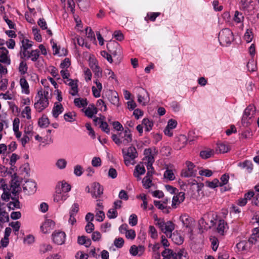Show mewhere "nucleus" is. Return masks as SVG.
<instances>
[{
	"instance_id": "obj_1",
	"label": "nucleus",
	"mask_w": 259,
	"mask_h": 259,
	"mask_svg": "<svg viewBox=\"0 0 259 259\" xmlns=\"http://www.w3.org/2000/svg\"><path fill=\"white\" fill-rule=\"evenodd\" d=\"M219 40L221 45H230L234 40V35L229 28L222 29L219 34Z\"/></svg>"
},
{
	"instance_id": "obj_2",
	"label": "nucleus",
	"mask_w": 259,
	"mask_h": 259,
	"mask_svg": "<svg viewBox=\"0 0 259 259\" xmlns=\"http://www.w3.org/2000/svg\"><path fill=\"white\" fill-rule=\"evenodd\" d=\"M255 108L252 105H249L246 107L244 111V113L242 118V123L243 126H247L250 124V122L246 121L248 118L251 119V117L255 114Z\"/></svg>"
},
{
	"instance_id": "obj_3",
	"label": "nucleus",
	"mask_w": 259,
	"mask_h": 259,
	"mask_svg": "<svg viewBox=\"0 0 259 259\" xmlns=\"http://www.w3.org/2000/svg\"><path fill=\"white\" fill-rule=\"evenodd\" d=\"M89 66L95 74V77L102 76V71L98 65V61L93 55H90L89 59Z\"/></svg>"
},
{
	"instance_id": "obj_4",
	"label": "nucleus",
	"mask_w": 259,
	"mask_h": 259,
	"mask_svg": "<svg viewBox=\"0 0 259 259\" xmlns=\"http://www.w3.org/2000/svg\"><path fill=\"white\" fill-rule=\"evenodd\" d=\"M106 96L111 104L119 106V99L118 93L115 91L110 90L106 93Z\"/></svg>"
},
{
	"instance_id": "obj_5",
	"label": "nucleus",
	"mask_w": 259,
	"mask_h": 259,
	"mask_svg": "<svg viewBox=\"0 0 259 259\" xmlns=\"http://www.w3.org/2000/svg\"><path fill=\"white\" fill-rule=\"evenodd\" d=\"M65 237L66 234L63 231H55L52 234L53 242L58 245H61L64 243Z\"/></svg>"
},
{
	"instance_id": "obj_6",
	"label": "nucleus",
	"mask_w": 259,
	"mask_h": 259,
	"mask_svg": "<svg viewBox=\"0 0 259 259\" xmlns=\"http://www.w3.org/2000/svg\"><path fill=\"white\" fill-rule=\"evenodd\" d=\"M23 186V191L29 195L34 193L36 190V184L34 182L26 181Z\"/></svg>"
},
{
	"instance_id": "obj_7",
	"label": "nucleus",
	"mask_w": 259,
	"mask_h": 259,
	"mask_svg": "<svg viewBox=\"0 0 259 259\" xmlns=\"http://www.w3.org/2000/svg\"><path fill=\"white\" fill-rule=\"evenodd\" d=\"M180 220L182 222L183 225L185 226L186 228L189 229V232L192 233L193 231L192 228V223L193 222V219L189 217L188 215L184 214L180 217Z\"/></svg>"
},
{
	"instance_id": "obj_8",
	"label": "nucleus",
	"mask_w": 259,
	"mask_h": 259,
	"mask_svg": "<svg viewBox=\"0 0 259 259\" xmlns=\"http://www.w3.org/2000/svg\"><path fill=\"white\" fill-rule=\"evenodd\" d=\"M49 104V100L46 98V100H45V99H41L37 100V101L34 103V106L38 112H40L48 107Z\"/></svg>"
},
{
	"instance_id": "obj_9",
	"label": "nucleus",
	"mask_w": 259,
	"mask_h": 259,
	"mask_svg": "<svg viewBox=\"0 0 259 259\" xmlns=\"http://www.w3.org/2000/svg\"><path fill=\"white\" fill-rule=\"evenodd\" d=\"M8 50L5 47L0 48V62L9 65L11 63V60L8 56Z\"/></svg>"
},
{
	"instance_id": "obj_10",
	"label": "nucleus",
	"mask_w": 259,
	"mask_h": 259,
	"mask_svg": "<svg viewBox=\"0 0 259 259\" xmlns=\"http://www.w3.org/2000/svg\"><path fill=\"white\" fill-rule=\"evenodd\" d=\"M259 238V228H255L253 230V233L248 240V248H251L253 244H255Z\"/></svg>"
},
{
	"instance_id": "obj_11",
	"label": "nucleus",
	"mask_w": 259,
	"mask_h": 259,
	"mask_svg": "<svg viewBox=\"0 0 259 259\" xmlns=\"http://www.w3.org/2000/svg\"><path fill=\"white\" fill-rule=\"evenodd\" d=\"M55 223L52 220L48 219L40 226L41 231L44 233H48L51 230L53 229L55 226Z\"/></svg>"
},
{
	"instance_id": "obj_12",
	"label": "nucleus",
	"mask_w": 259,
	"mask_h": 259,
	"mask_svg": "<svg viewBox=\"0 0 259 259\" xmlns=\"http://www.w3.org/2000/svg\"><path fill=\"white\" fill-rule=\"evenodd\" d=\"M92 187L93 188V192L92 193L93 197L97 198L103 194V187L101 186L99 183H94Z\"/></svg>"
},
{
	"instance_id": "obj_13",
	"label": "nucleus",
	"mask_w": 259,
	"mask_h": 259,
	"mask_svg": "<svg viewBox=\"0 0 259 259\" xmlns=\"http://www.w3.org/2000/svg\"><path fill=\"white\" fill-rule=\"evenodd\" d=\"M63 107L61 103L58 104L57 102L55 103L54 106L52 110L53 117L55 118H57L59 114L63 112Z\"/></svg>"
},
{
	"instance_id": "obj_14",
	"label": "nucleus",
	"mask_w": 259,
	"mask_h": 259,
	"mask_svg": "<svg viewBox=\"0 0 259 259\" xmlns=\"http://www.w3.org/2000/svg\"><path fill=\"white\" fill-rule=\"evenodd\" d=\"M22 46L21 47V53L22 52L23 56H21V58H23L27 56V53H29V51L27 50L30 48L32 46V41L30 42L25 43V40H22L21 41Z\"/></svg>"
},
{
	"instance_id": "obj_15",
	"label": "nucleus",
	"mask_w": 259,
	"mask_h": 259,
	"mask_svg": "<svg viewBox=\"0 0 259 259\" xmlns=\"http://www.w3.org/2000/svg\"><path fill=\"white\" fill-rule=\"evenodd\" d=\"M161 255L164 258L170 259L172 257V259H177V254L170 249L165 248Z\"/></svg>"
},
{
	"instance_id": "obj_16",
	"label": "nucleus",
	"mask_w": 259,
	"mask_h": 259,
	"mask_svg": "<svg viewBox=\"0 0 259 259\" xmlns=\"http://www.w3.org/2000/svg\"><path fill=\"white\" fill-rule=\"evenodd\" d=\"M11 188H12V193L14 196H17L21 191L20 182L15 181V182L11 183Z\"/></svg>"
},
{
	"instance_id": "obj_17",
	"label": "nucleus",
	"mask_w": 259,
	"mask_h": 259,
	"mask_svg": "<svg viewBox=\"0 0 259 259\" xmlns=\"http://www.w3.org/2000/svg\"><path fill=\"white\" fill-rule=\"evenodd\" d=\"M170 237L176 244L181 245L184 242V237L178 233L177 231L174 232L172 234H171Z\"/></svg>"
},
{
	"instance_id": "obj_18",
	"label": "nucleus",
	"mask_w": 259,
	"mask_h": 259,
	"mask_svg": "<svg viewBox=\"0 0 259 259\" xmlns=\"http://www.w3.org/2000/svg\"><path fill=\"white\" fill-rule=\"evenodd\" d=\"M69 82L68 83V85L71 87V90H72V92H70L69 93L73 96H76L78 93V84H77V80H73L72 79H68Z\"/></svg>"
},
{
	"instance_id": "obj_19",
	"label": "nucleus",
	"mask_w": 259,
	"mask_h": 259,
	"mask_svg": "<svg viewBox=\"0 0 259 259\" xmlns=\"http://www.w3.org/2000/svg\"><path fill=\"white\" fill-rule=\"evenodd\" d=\"M214 154V151L213 149H208L206 150L201 151L199 155L201 158L206 159L213 156Z\"/></svg>"
},
{
	"instance_id": "obj_20",
	"label": "nucleus",
	"mask_w": 259,
	"mask_h": 259,
	"mask_svg": "<svg viewBox=\"0 0 259 259\" xmlns=\"http://www.w3.org/2000/svg\"><path fill=\"white\" fill-rule=\"evenodd\" d=\"M50 120L47 115L43 114L41 117L39 118L38 124L41 128L47 127L50 124Z\"/></svg>"
},
{
	"instance_id": "obj_21",
	"label": "nucleus",
	"mask_w": 259,
	"mask_h": 259,
	"mask_svg": "<svg viewBox=\"0 0 259 259\" xmlns=\"http://www.w3.org/2000/svg\"><path fill=\"white\" fill-rule=\"evenodd\" d=\"M145 171V167L143 165L138 164L135 167L134 176L139 179H141L140 175L144 174Z\"/></svg>"
},
{
	"instance_id": "obj_22",
	"label": "nucleus",
	"mask_w": 259,
	"mask_h": 259,
	"mask_svg": "<svg viewBox=\"0 0 259 259\" xmlns=\"http://www.w3.org/2000/svg\"><path fill=\"white\" fill-rule=\"evenodd\" d=\"M126 154L127 156L130 157L131 160L135 159L138 155L137 150L134 146H131L128 148Z\"/></svg>"
},
{
	"instance_id": "obj_23",
	"label": "nucleus",
	"mask_w": 259,
	"mask_h": 259,
	"mask_svg": "<svg viewBox=\"0 0 259 259\" xmlns=\"http://www.w3.org/2000/svg\"><path fill=\"white\" fill-rule=\"evenodd\" d=\"M230 148L224 143H218L216 148V151H219L220 153H225L229 151Z\"/></svg>"
},
{
	"instance_id": "obj_24",
	"label": "nucleus",
	"mask_w": 259,
	"mask_h": 259,
	"mask_svg": "<svg viewBox=\"0 0 259 259\" xmlns=\"http://www.w3.org/2000/svg\"><path fill=\"white\" fill-rule=\"evenodd\" d=\"M238 166L242 168H246L249 173L251 172L253 169V164L250 161L245 160L243 162H239Z\"/></svg>"
},
{
	"instance_id": "obj_25",
	"label": "nucleus",
	"mask_w": 259,
	"mask_h": 259,
	"mask_svg": "<svg viewBox=\"0 0 259 259\" xmlns=\"http://www.w3.org/2000/svg\"><path fill=\"white\" fill-rule=\"evenodd\" d=\"M74 103L76 106L79 108L85 107L88 104L86 98L82 99L80 98H75L74 100Z\"/></svg>"
},
{
	"instance_id": "obj_26",
	"label": "nucleus",
	"mask_w": 259,
	"mask_h": 259,
	"mask_svg": "<svg viewBox=\"0 0 259 259\" xmlns=\"http://www.w3.org/2000/svg\"><path fill=\"white\" fill-rule=\"evenodd\" d=\"M20 84L21 88L24 90L26 94H29V84L24 77H21L20 79Z\"/></svg>"
},
{
	"instance_id": "obj_27",
	"label": "nucleus",
	"mask_w": 259,
	"mask_h": 259,
	"mask_svg": "<svg viewBox=\"0 0 259 259\" xmlns=\"http://www.w3.org/2000/svg\"><path fill=\"white\" fill-rule=\"evenodd\" d=\"M28 56H27V58H30L31 57V60L33 62L36 61L39 56V51L37 49L32 50L30 52H29V53H27Z\"/></svg>"
},
{
	"instance_id": "obj_28",
	"label": "nucleus",
	"mask_w": 259,
	"mask_h": 259,
	"mask_svg": "<svg viewBox=\"0 0 259 259\" xmlns=\"http://www.w3.org/2000/svg\"><path fill=\"white\" fill-rule=\"evenodd\" d=\"M112 46H113V47L116 48L117 47H119V44H118V43L117 42H116L115 40H114V41L110 40V42L108 43L107 44V48L108 51L111 54H112L113 56H115L117 55V52H116V51H112L111 50Z\"/></svg>"
},
{
	"instance_id": "obj_29",
	"label": "nucleus",
	"mask_w": 259,
	"mask_h": 259,
	"mask_svg": "<svg viewBox=\"0 0 259 259\" xmlns=\"http://www.w3.org/2000/svg\"><path fill=\"white\" fill-rule=\"evenodd\" d=\"M124 134L125 135V136H127V138H125L123 140V143L126 145L132 141V135L131 134V130L127 127L125 128L124 131Z\"/></svg>"
},
{
	"instance_id": "obj_30",
	"label": "nucleus",
	"mask_w": 259,
	"mask_h": 259,
	"mask_svg": "<svg viewBox=\"0 0 259 259\" xmlns=\"http://www.w3.org/2000/svg\"><path fill=\"white\" fill-rule=\"evenodd\" d=\"M226 226H227V224L224 220H220L217 227L218 232L221 234H223Z\"/></svg>"
},
{
	"instance_id": "obj_31",
	"label": "nucleus",
	"mask_w": 259,
	"mask_h": 259,
	"mask_svg": "<svg viewBox=\"0 0 259 259\" xmlns=\"http://www.w3.org/2000/svg\"><path fill=\"white\" fill-rule=\"evenodd\" d=\"M142 124L145 126V131L149 132L152 130L153 126V122L152 121L149 120L148 118H144L142 120Z\"/></svg>"
},
{
	"instance_id": "obj_32",
	"label": "nucleus",
	"mask_w": 259,
	"mask_h": 259,
	"mask_svg": "<svg viewBox=\"0 0 259 259\" xmlns=\"http://www.w3.org/2000/svg\"><path fill=\"white\" fill-rule=\"evenodd\" d=\"M248 246V242L245 240L241 241L236 244V247L239 251L246 250Z\"/></svg>"
},
{
	"instance_id": "obj_33",
	"label": "nucleus",
	"mask_w": 259,
	"mask_h": 259,
	"mask_svg": "<svg viewBox=\"0 0 259 259\" xmlns=\"http://www.w3.org/2000/svg\"><path fill=\"white\" fill-rule=\"evenodd\" d=\"M28 66L26 63L24 61H21L19 66V71L21 75H24L27 73Z\"/></svg>"
},
{
	"instance_id": "obj_34",
	"label": "nucleus",
	"mask_w": 259,
	"mask_h": 259,
	"mask_svg": "<svg viewBox=\"0 0 259 259\" xmlns=\"http://www.w3.org/2000/svg\"><path fill=\"white\" fill-rule=\"evenodd\" d=\"M206 186L209 188L214 189L219 186V181L218 179H214L212 181H206Z\"/></svg>"
},
{
	"instance_id": "obj_35",
	"label": "nucleus",
	"mask_w": 259,
	"mask_h": 259,
	"mask_svg": "<svg viewBox=\"0 0 259 259\" xmlns=\"http://www.w3.org/2000/svg\"><path fill=\"white\" fill-rule=\"evenodd\" d=\"M39 29L36 27L32 28V32L34 36V39L37 42H41L42 41V37L41 34L39 33Z\"/></svg>"
},
{
	"instance_id": "obj_36",
	"label": "nucleus",
	"mask_w": 259,
	"mask_h": 259,
	"mask_svg": "<svg viewBox=\"0 0 259 259\" xmlns=\"http://www.w3.org/2000/svg\"><path fill=\"white\" fill-rule=\"evenodd\" d=\"M164 178L169 180V181L174 180L175 179L174 174L172 170L169 169H167L165 171L164 173Z\"/></svg>"
},
{
	"instance_id": "obj_37",
	"label": "nucleus",
	"mask_w": 259,
	"mask_h": 259,
	"mask_svg": "<svg viewBox=\"0 0 259 259\" xmlns=\"http://www.w3.org/2000/svg\"><path fill=\"white\" fill-rule=\"evenodd\" d=\"M174 229V224L172 222L167 221L166 223H165L164 230L165 231L163 232L164 233H166V232L171 233Z\"/></svg>"
},
{
	"instance_id": "obj_38",
	"label": "nucleus",
	"mask_w": 259,
	"mask_h": 259,
	"mask_svg": "<svg viewBox=\"0 0 259 259\" xmlns=\"http://www.w3.org/2000/svg\"><path fill=\"white\" fill-rule=\"evenodd\" d=\"M220 179L221 182H219V186L223 187L228 183L229 176L227 174H225L221 176Z\"/></svg>"
},
{
	"instance_id": "obj_39",
	"label": "nucleus",
	"mask_w": 259,
	"mask_h": 259,
	"mask_svg": "<svg viewBox=\"0 0 259 259\" xmlns=\"http://www.w3.org/2000/svg\"><path fill=\"white\" fill-rule=\"evenodd\" d=\"M20 202H9L7 203V206L10 210H14L15 208H20Z\"/></svg>"
},
{
	"instance_id": "obj_40",
	"label": "nucleus",
	"mask_w": 259,
	"mask_h": 259,
	"mask_svg": "<svg viewBox=\"0 0 259 259\" xmlns=\"http://www.w3.org/2000/svg\"><path fill=\"white\" fill-rule=\"evenodd\" d=\"M252 32L251 29H247L244 36V38L247 43L250 42L253 38Z\"/></svg>"
},
{
	"instance_id": "obj_41",
	"label": "nucleus",
	"mask_w": 259,
	"mask_h": 259,
	"mask_svg": "<svg viewBox=\"0 0 259 259\" xmlns=\"http://www.w3.org/2000/svg\"><path fill=\"white\" fill-rule=\"evenodd\" d=\"M142 183L145 189H149L152 186V180L151 178H144V179L142 180Z\"/></svg>"
},
{
	"instance_id": "obj_42",
	"label": "nucleus",
	"mask_w": 259,
	"mask_h": 259,
	"mask_svg": "<svg viewBox=\"0 0 259 259\" xmlns=\"http://www.w3.org/2000/svg\"><path fill=\"white\" fill-rule=\"evenodd\" d=\"M107 217L109 219H115L118 215V212L116 209L114 208L110 209L107 212Z\"/></svg>"
},
{
	"instance_id": "obj_43",
	"label": "nucleus",
	"mask_w": 259,
	"mask_h": 259,
	"mask_svg": "<svg viewBox=\"0 0 259 259\" xmlns=\"http://www.w3.org/2000/svg\"><path fill=\"white\" fill-rule=\"evenodd\" d=\"M100 127L101 130L105 133L107 134L110 133V129L109 128L108 124L105 121H101L100 122Z\"/></svg>"
},
{
	"instance_id": "obj_44",
	"label": "nucleus",
	"mask_w": 259,
	"mask_h": 259,
	"mask_svg": "<svg viewBox=\"0 0 259 259\" xmlns=\"http://www.w3.org/2000/svg\"><path fill=\"white\" fill-rule=\"evenodd\" d=\"M75 116V113L73 115L72 112H69L64 115V118L66 121L72 122L75 120V119L73 118V116Z\"/></svg>"
},
{
	"instance_id": "obj_45",
	"label": "nucleus",
	"mask_w": 259,
	"mask_h": 259,
	"mask_svg": "<svg viewBox=\"0 0 259 259\" xmlns=\"http://www.w3.org/2000/svg\"><path fill=\"white\" fill-rule=\"evenodd\" d=\"M124 243V239L122 238L119 237L116 238L114 241V244L117 248H121Z\"/></svg>"
},
{
	"instance_id": "obj_46",
	"label": "nucleus",
	"mask_w": 259,
	"mask_h": 259,
	"mask_svg": "<svg viewBox=\"0 0 259 259\" xmlns=\"http://www.w3.org/2000/svg\"><path fill=\"white\" fill-rule=\"evenodd\" d=\"M129 224L132 226H136L138 223V218L136 214H132L129 218Z\"/></svg>"
},
{
	"instance_id": "obj_47",
	"label": "nucleus",
	"mask_w": 259,
	"mask_h": 259,
	"mask_svg": "<svg viewBox=\"0 0 259 259\" xmlns=\"http://www.w3.org/2000/svg\"><path fill=\"white\" fill-rule=\"evenodd\" d=\"M61 189L63 192L65 193L68 192L71 190V185L66 183V182L62 181L61 182Z\"/></svg>"
},
{
	"instance_id": "obj_48",
	"label": "nucleus",
	"mask_w": 259,
	"mask_h": 259,
	"mask_svg": "<svg viewBox=\"0 0 259 259\" xmlns=\"http://www.w3.org/2000/svg\"><path fill=\"white\" fill-rule=\"evenodd\" d=\"M113 36L118 41H122L124 39V35L120 30H116L114 32Z\"/></svg>"
},
{
	"instance_id": "obj_49",
	"label": "nucleus",
	"mask_w": 259,
	"mask_h": 259,
	"mask_svg": "<svg viewBox=\"0 0 259 259\" xmlns=\"http://www.w3.org/2000/svg\"><path fill=\"white\" fill-rule=\"evenodd\" d=\"M177 254L180 259H188V253L184 249H181Z\"/></svg>"
},
{
	"instance_id": "obj_50",
	"label": "nucleus",
	"mask_w": 259,
	"mask_h": 259,
	"mask_svg": "<svg viewBox=\"0 0 259 259\" xmlns=\"http://www.w3.org/2000/svg\"><path fill=\"white\" fill-rule=\"evenodd\" d=\"M101 56L104 58L106 59V60L110 63H112L113 59L111 54H109L106 51H102L101 52Z\"/></svg>"
},
{
	"instance_id": "obj_51",
	"label": "nucleus",
	"mask_w": 259,
	"mask_h": 259,
	"mask_svg": "<svg viewBox=\"0 0 259 259\" xmlns=\"http://www.w3.org/2000/svg\"><path fill=\"white\" fill-rule=\"evenodd\" d=\"M111 124L113 128L117 131H122L124 130L122 124L118 121H113Z\"/></svg>"
},
{
	"instance_id": "obj_52",
	"label": "nucleus",
	"mask_w": 259,
	"mask_h": 259,
	"mask_svg": "<svg viewBox=\"0 0 259 259\" xmlns=\"http://www.w3.org/2000/svg\"><path fill=\"white\" fill-rule=\"evenodd\" d=\"M10 197H11V193L9 192V191L7 190L4 191L1 196V198L2 199V200L6 202L9 201V200L10 199Z\"/></svg>"
},
{
	"instance_id": "obj_53",
	"label": "nucleus",
	"mask_w": 259,
	"mask_h": 259,
	"mask_svg": "<svg viewBox=\"0 0 259 259\" xmlns=\"http://www.w3.org/2000/svg\"><path fill=\"white\" fill-rule=\"evenodd\" d=\"M66 195L64 194H55L54 197V201L55 202H58L60 200H65L66 199Z\"/></svg>"
},
{
	"instance_id": "obj_54",
	"label": "nucleus",
	"mask_w": 259,
	"mask_h": 259,
	"mask_svg": "<svg viewBox=\"0 0 259 259\" xmlns=\"http://www.w3.org/2000/svg\"><path fill=\"white\" fill-rule=\"evenodd\" d=\"M196 173L195 172H190L187 170H183L181 172V176L185 178H189L191 177H195Z\"/></svg>"
},
{
	"instance_id": "obj_55",
	"label": "nucleus",
	"mask_w": 259,
	"mask_h": 259,
	"mask_svg": "<svg viewBox=\"0 0 259 259\" xmlns=\"http://www.w3.org/2000/svg\"><path fill=\"white\" fill-rule=\"evenodd\" d=\"M71 64V62L69 58H66L61 63L60 67L61 68H68Z\"/></svg>"
},
{
	"instance_id": "obj_56",
	"label": "nucleus",
	"mask_w": 259,
	"mask_h": 259,
	"mask_svg": "<svg viewBox=\"0 0 259 259\" xmlns=\"http://www.w3.org/2000/svg\"><path fill=\"white\" fill-rule=\"evenodd\" d=\"M92 164L94 167H98L101 165V160L100 157H95L92 160Z\"/></svg>"
},
{
	"instance_id": "obj_57",
	"label": "nucleus",
	"mask_w": 259,
	"mask_h": 259,
	"mask_svg": "<svg viewBox=\"0 0 259 259\" xmlns=\"http://www.w3.org/2000/svg\"><path fill=\"white\" fill-rule=\"evenodd\" d=\"M37 24L42 29V30H46L47 29V25L46 21L44 18H39Z\"/></svg>"
},
{
	"instance_id": "obj_58",
	"label": "nucleus",
	"mask_w": 259,
	"mask_h": 259,
	"mask_svg": "<svg viewBox=\"0 0 259 259\" xmlns=\"http://www.w3.org/2000/svg\"><path fill=\"white\" fill-rule=\"evenodd\" d=\"M66 164V161L64 159H60L56 162L57 166L60 169L64 168Z\"/></svg>"
},
{
	"instance_id": "obj_59",
	"label": "nucleus",
	"mask_w": 259,
	"mask_h": 259,
	"mask_svg": "<svg viewBox=\"0 0 259 259\" xmlns=\"http://www.w3.org/2000/svg\"><path fill=\"white\" fill-rule=\"evenodd\" d=\"M212 171L209 169H203L199 171V174L201 176H204L209 177L212 175Z\"/></svg>"
},
{
	"instance_id": "obj_60",
	"label": "nucleus",
	"mask_w": 259,
	"mask_h": 259,
	"mask_svg": "<svg viewBox=\"0 0 259 259\" xmlns=\"http://www.w3.org/2000/svg\"><path fill=\"white\" fill-rule=\"evenodd\" d=\"M28 75L30 76L29 80L31 81L32 82L36 83L39 81L38 76L36 73L32 72L30 74H28Z\"/></svg>"
},
{
	"instance_id": "obj_61",
	"label": "nucleus",
	"mask_w": 259,
	"mask_h": 259,
	"mask_svg": "<svg viewBox=\"0 0 259 259\" xmlns=\"http://www.w3.org/2000/svg\"><path fill=\"white\" fill-rule=\"evenodd\" d=\"M101 234L98 231L94 232L92 235V239L94 241H98L101 238Z\"/></svg>"
},
{
	"instance_id": "obj_62",
	"label": "nucleus",
	"mask_w": 259,
	"mask_h": 259,
	"mask_svg": "<svg viewBox=\"0 0 259 259\" xmlns=\"http://www.w3.org/2000/svg\"><path fill=\"white\" fill-rule=\"evenodd\" d=\"M177 124V121L176 120L170 119L168 121L166 126L169 128L173 129L176 127Z\"/></svg>"
},
{
	"instance_id": "obj_63",
	"label": "nucleus",
	"mask_w": 259,
	"mask_h": 259,
	"mask_svg": "<svg viewBox=\"0 0 259 259\" xmlns=\"http://www.w3.org/2000/svg\"><path fill=\"white\" fill-rule=\"evenodd\" d=\"M74 173L77 176H80L82 174V167L80 165H77L74 167Z\"/></svg>"
},
{
	"instance_id": "obj_64",
	"label": "nucleus",
	"mask_w": 259,
	"mask_h": 259,
	"mask_svg": "<svg viewBox=\"0 0 259 259\" xmlns=\"http://www.w3.org/2000/svg\"><path fill=\"white\" fill-rule=\"evenodd\" d=\"M97 221L100 222L103 221L105 218V213L103 211L99 210L96 215Z\"/></svg>"
}]
</instances>
